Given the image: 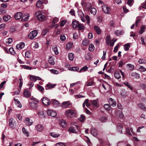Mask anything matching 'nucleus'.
<instances>
[{"mask_svg": "<svg viewBox=\"0 0 146 146\" xmlns=\"http://www.w3.org/2000/svg\"><path fill=\"white\" fill-rule=\"evenodd\" d=\"M107 119V118L106 117H100L99 119L100 121L102 122H106Z\"/></svg>", "mask_w": 146, "mask_h": 146, "instance_id": "obj_36", "label": "nucleus"}, {"mask_svg": "<svg viewBox=\"0 0 146 146\" xmlns=\"http://www.w3.org/2000/svg\"><path fill=\"white\" fill-rule=\"evenodd\" d=\"M59 21L58 19L56 17H54L53 18V20L52 21V23H53L52 27L54 26V25L56 23Z\"/></svg>", "mask_w": 146, "mask_h": 146, "instance_id": "obj_39", "label": "nucleus"}, {"mask_svg": "<svg viewBox=\"0 0 146 146\" xmlns=\"http://www.w3.org/2000/svg\"><path fill=\"white\" fill-rule=\"evenodd\" d=\"M36 129L38 131H41L43 129V127L41 125H38L36 127Z\"/></svg>", "mask_w": 146, "mask_h": 146, "instance_id": "obj_27", "label": "nucleus"}, {"mask_svg": "<svg viewBox=\"0 0 146 146\" xmlns=\"http://www.w3.org/2000/svg\"><path fill=\"white\" fill-rule=\"evenodd\" d=\"M66 38L65 35H62L60 36V40L62 41L65 40Z\"/></svg>", "mask_w": 146, "mask_h": 146, "instance_id": "obj_62", "label": "nucleus"}, {"mask_svg": "<svg viewBox=\"0 0 146 146\" xmlns=\"http://www.w3.org/2000/svg\"><path fill=\"white\" fill-rule=\"evenodd\" d=\"M30 17V15L28 13H25L22 17L21 20L23 21H28L29 17Z\"/></svg>", "mask_w": 146, "mask_h": 146, "instance_id": "obj_11", "label": "nucleus"}, {"mask_svg": "<svg viewBox=\"0 0 146 146\" xmlns=\"http://www.w3.org/2000/svg\"><path fill=\"white\" fill-rule=\"evenodd\" d=\"M23 95L26 97H29L30 96V94L27 89H25Z\"/></svg>", "mask_w": 146, "mask_h": 146, "instance_id": "obj_25", "label": "nucleus"}, {"mask_svg": "<svg viewBox=\"0 0 146 146\" xmlns=\"http://www.w3.org/2000/svg\"><path fill=\"white\" fill-rule=\"evenodd\" d=\"M52 51L54 52V54L56 55H57L59 52L58 50L57 47L56 45L53 46L52 47Z\"/></svg>", "mask_w": 146, "mask_h": 146, "instance_id": "obj_20", "label": "nucleus"}, {"mask_svg": "<svg viewBox=\"0 0 146 146\" xmlns=\"http://www.w3.org/2000/svg\"><path fill=\"white\" fill-rule=\"evenodd\" d=\"M79 68L78 67H73L72 68H70V70L71 71H78L79 70Z\"/></svg>", "mask_w": 146, "mask_h": 146, "instance_id": "obj_54", "label": "nucleus"}, {"mask_svg": "<svg viewBox=\"0 0 146 146\" xmlns=\"http://www.w3.org/2000/svg\"><path fill=\"white\" fill-rule=\"evenodd\" d=\"M56 146H66V145L63 143H57Z\"/></svg>", "mask_w": 146, "mask_h": 146, "instance_id": "obj_64", "label": "nucleus"}, {"mask_svg": "<svg viewBox=\"0 0 146 146\" xmlns=\"http://www.w3.org/2000/svg\"><path fill=\"white\" fill-rule=\"evenodd\" d=\"M48 31L49 30L48 29H44L42 33V35L43 36L45 35L48 32Z\"/></svg>", "mask_w": 146, "mask_h": 146, "instance_id": "obj_49", "label": "nucleus"}, {"mask_svg": "<svg viewBox=\"0 0 146 146\" xmlns=\"http://www.w3.org/2000/svg\"><path fill=\"white\" fill-rule=\"evenodd\" d=\"M91 102L92 103L93 106L94 107H98V102L97 100H91Z\"/></svg>", "mask_w": 146, "mask_h": 146, "instance_id": "obj_32", "label": "nucleus"}, {"mask_svg": "<svg viewBox=\"0 0 146 146\" xmlns=\"http://www.w3.org/2000/svg\"><path fill=\"white\" fill-rule=\"evenodd\" d=\"M130 47V45L128 44H126L124 45V49L125 50L127 51L128 50Z\"/></svg>", "mask_w": 146, "mask_h": 146, "instance_id": "obj_56", "label": "nucleus"}, {"mask_svg": "<svg viewBox=\"0 0 146 146\" xmlns=\"http://www.w3.org/2000/svg\"><path fill=\"white\" fill-rule=\"evenodd\" d=\"M47 113L48 114L52 117H55L57 115L56 113L54 111L49 109L47 110Z\"/></svg>", "mask_w": 146, "mask_h": 146, "instance_id": "obj_6", "label": "nucleus"}, {"mask_svg": "<svg viewBox=\"0 0 146 146\" xmlns=\"http://www.w3.org/2000/svg\"><path fill=\"white\" fill-rule=\"evenodd\" d=\"M23 14L21 12H19L16 13L14 15V17L17 20L19 19L22 16Z\"/></svg>", "mask_w": 146, "mask_h": 146, "instance_id": "obj_10", "label": "nucleus"}, {"mask_svg": "<svg viewBox=\"0 0 146 146\" xmlns=\"http://www.w3.org/2000/svg\"><path fill=\"white\" fill-rule=\"evenodd\" d=\"M131 75L133 76H134L137 78H139V76L138 74H137L136 72H132L131 74Z\"/></svg>", "mask_w": 146, "mask_h": 146, "instance_id": "obj_44", "label": "nucleus"}, {"mask_svg": "<svg viewBox=\"0 0 146 146\" xmlns=\"http://www.w3.org/2000/svg\"><path fill=\"white\" fill-rule=\"evenodd\" d=\"M138 62L140 64H146V60L144 59L141 58L139 60Z\"/></svg>", "mask_w": 146, "mask_h": 146, "instance_id": "obj_46", "label": "nucleus"}, {"mask_svg": "<svg viewBox=\"0 0 146 146\" xmlns=\"http://www.w3.org/2000/svg\"><path fill=\"white\" fill-rule=\"evenodd\" d=\"M76 112L74 109H69L66 110L65 114L68 118H71L76 115Z\"/></svg>", "mask_w": 146, "mask_h": 146, "instance_id": "obj_2", "label": "nucleus"}, {"mask_svg": "<svg viewBox=\"0 0 146 146\" xmlns=\"http://www.w3.org/2000/svg\"><path fill=\"white\" fill-rule=\"evenodd\" d=\"M30 55L31 53L29 52L28 51L26 52L25 55V57L27 58H29L30 57Z\"/></svg>", "mask_w": 146, "mask_h": 146, "instance_id": "obj_55", "label": "nucleus"}, {"mask_svg": "<svg viewBox=\"0 0 146 146\" xmlns=\"http://www.w3.org/2000/svg\"><path fill=\"white\" fill-rule=\"evenodd\" d=\"M22 131L24 134L27 137H28L29 135V133L27 131V130L25 129V127H23L22 129Z\"/></svg>", "mask_w": 146, "mask_h": 146, "instance_id": "obj_31", "label": "nucleus"}, {"mask_svg": "<svg viewBox=\"0 0 146 146\" xmlns=\"http://www.w3.org/2000/svg\"><path fill=\"white\" fill-rule=\"evenodd\" d=\"M78 16L80 18L82 21L84 22L86 21L85 20L84 18V15L82 11H78Z\"/></svg>", "mask_w": 146, "mask_h": 146, "instance_id": "obj_9", "label": "nucleus"}, {"mask_svg": "<svg viewBox=\"0 0 146 146\" xmlns=\"http://www.w3.org/2000/svg\"><path fill=\"white\" fill-rule=\"evenodd\" d=\"M72 43L71 42H69L67 44L66 48L67 50H68L72 47Z\"/></svg>", "mask_w": 146, "mask_h": 146, "instance_id": "obj_38", "label": "nucleus"}, {"mask_svg": "<svg viewBox=\"0 0 146 146\" xmlns=\"http://www.w3.org/2000/svg\"><path fill=\"white\" fill-rule=\"evenodd\" d=\"M127 92L125 90H122L121 92V95L124 97L127 96Z\"/></svg>", "mask_w": 146, "mask_h": 146, "instance_id": "obj_48", "label": "nucleus"}, {"mask_svg": "<svg viewBox=\"0 0 146 146\" xmlns=\"http://www.w3.org/2000/svg\"><path fill=\"white\" fill-rule=\"evenodd\" d=\"M60 124L63 127H64L66 126L67 124L65 121L63 120L61 121Z\"/></svg>", "mask_w": 146, "mask_h": 146, "instance_id": "obj_50", "label": "nucleus"}, {"mask_svg": "<svg viewBox=\"0 0 146 146\" xmlns=\"http://www.w3.org/2000/svg\"><path fill=\"white\" fill-rule=\"evenodd\" d=\"M145 28V26L144 25L141 26L140 30L139 31V34H142L144 32Z\"/></svg>", "mask_w": 146, "mask_h": 146, "instance_id": "obj_42", "label": "nucleus"}, {"mask_svg": "<svg viewBox=\"0 0 146 146\" xmlns=\"http://www.w3.org/2000/svg\"><path fill=\"white\" fill-rule=\"evenodd\" d=\"M52 103L54 106L55 107H57L60 105V103L59 102L55 100L53 101Z\"/></svg>", "mask_w": 146, "mask_h": 146, "instance_id": "obj_22", "label": "nucleus"}, {"mask_svg": "<svg viewBox=\"0 0 146 146\" xmlns=\"http://www.w3.org/2000/svg\"><path fill=\"white\" fill-rule=\"evenodd\" d=\"M114 75L115 78L117 79H119L121 78L120 74L118 71H116L115 72Z\"/></svg>", "mask_w": 146, "mask_h": 146, "instance_id": "obj_29", "label": "nucleus"}, {"mask_svg": "<svg viewBox=\"0 0 146 146\" xmlns=\"http://www.w3.org/2000/svg\"><path fill=\"white\" fill-rule=\"evenodd\" d=\"M89 43V40L86 39H85L83 41L82 44L84 46H86L88 45Z\"/></svg>", "mask_w": 146, "mask_h": 146, "instance_id": "obj_33", "label": "nucleus"}, {"mask_svg": "<svg viewBox=\"0 0 146 146\" xmlns=\"http://www.w3.org/2000/svg\"><path fill=\"white\" fill-rule=\"evenodd\" d=\"M37 86L38 90L41 92H42L44 90V88L42 86L38 84Z\"/></svg>", "mask_w": 146, "mask_h": 146, "instance_id": "obj_58", "label": "nucleus"}, {"mask_svg": "<svg viewBox=\"0 0 146 146\" xmlns=\"http://www.w3.org/2000/svg\"><path fill=\"white\" fill-rule=\"evenodd\" d=\"M14 119L13 118H10L9 120V125L10 127L12 128H14L15 126V122L14 121Z\"/></svg>", "mask_w": 146, "mask_h": 146, "instance_id": "obj_14", "label": "nucleus"}, {"mask_svg": "<svg viewBox=\"0 0 146 146\" xmlns=\"http://www.w3.org/2000/svg\"><path fill=\"white\" fill-rule=\"evenodd\" d=\"M91 7V4L90 3H87L85 5V7L87 9H89Z\"/></svg>", "mask_w": 146, "mask_h": 146, "instance_id": "obj_61", "label": "nucleus"}, {"mask_svg": "<svg viewBox=\"0 0 146 146\" xmlns=\"http://www.w3.org/2000/svg\"><path fill=\"white\" fill-rule=\"evenodd\" d=\"M49 63L51 65H53L54 64V61L52 57H50L49 58Z\"/></svg>", "mask_w": 146, "mask_h": 146, "instance_id": "obj_37", "label": "nucleus"}, {"mask_svg": "<svg viewBox=\"0 0 146 146\" xmlns=\"http://www.w3.org/2000/svg\"><path fill=\"white\" fill-rule=\"evenodd\" d=\"M33 122L32 120H30L29 118H27L25 119V123L27 125L30 126L31 125Z\"/></svg>", "mask_w": 146, "mask_h": 146, "instance_id": "obj_16", "label": "nucleus"}, {"mask_svg": "<svg viewBox=\"0 0 146 146\" xmlns=\"http://www.w3.org/2000/svg\"><path fill=\"white\" fill-rule=\"evenodd\" d=\"M133 0H128L127 1L128 5L130 6H131L133 3Z\"/></svg>", "mask_w": 146, "mask_h": 146, "instance_id": "obj_63", "label": "nucleus"}, {"mask_svg": "<svg viewBox=\"0 0 146 146\" xmlns=\"http://www.w3.org/2000/svg\"><path fill=\"white\" fill-rule=\"evenodd\" d=\"M94 29L98 35H100L101 33V31L99 27L95 25L94 27Z\"/></svg>", "mask_w": 146, "mask_h": 146, "instance_id": "obj_19", "label": "nucleus"}, {"mask_svg": "<svg viewBox=\"0 0 146 146\" xmlns=\"http://www.w3.org/2000/svg\"><path fill=\"white\" fill-rule=\"evenodd\" d=\"M11 18V16L8 15H5L3 17V20L6 22L9 20Z\"/></svg>", "mask_w": 146, "mask_h": 146, "instance_id": "obj_26", "label": "nucleus"}, {"mask_svg": "<svg viewBox=\"0 0 146 146\" xmlns=\"http://www.w3.org/2000/svg\"><path fill=\"white\" fill-rule=\"evenodd\" d=\"M77 28H78L79 30H82L84 29V26L82 24L79 23V24H78V27Z\"/></svg>", "mask_w": 146, "mask_h": 146, "instance_id": "obj_45", "label": "nucleus"}, {"mask_svg": "<svg viewBox=\"0 0 146 146\" xmlns=\"http://www.w3.org/2000/svg\"><path fill=\"white\" fill-rule=\"evenodd\" d=\"M14 100L15 102V103L17 105L18 107L20 108H21L22 107V105L18 100L15 98L14 99Z\"/></svg>", "mask_w": 146, "mask_h": 146, "instance_id": "obj_21", "label": "nucleus"}, {"mask_svg": "<svg viewBox=\"0 0 146 146\" xmlns=\"http://www.w3.org/2000/svg\"><path fill=\"white\" fill-rule=\"evenodd\" d=\"M56 86L55 84H52L50 83H48L46 86V90L48 88H54Z\"/></svg>", "mask_w": 146, "mask_h": 146, "instance_id": "obj_23", "label": "nucleus"}, {"mask_svg": "<svg viewBox=\"0 0 146 146\" xmlns=\"http://www.w3.org/2000/svg\"><path fill=\"white\" fill-rule=\"evenodd\" d=\"M79 23L76 21H74L72 22V26L73 28H76L78 27Z\"/></svg>", "mask_w": 146, "mask_h": 146, "instance_id": "obj_24", "label": "nucleus"}, {"mask_svg": "<svg viewBox=\"0 0 146 146\" xmlns=\"http://www.w3.org/2000/svg\"><path fill=\"white\" fill-rule=\"evenodd\" d=\"M71 105L70 103L67 101H65L63 102L61 104V106L62 108H68V107Z\"/></svg>", "mask_w": 146, "mask_h": 146, "instance_id": "obj_13", "label": "nucleus"}, {"mask_svg": "<svg viewBox=\"0 0 146 146\" xmlns=\"http://www.w3.org/2000/svg\"><path fill=\"white\" fill-rule=\"evenodd\" d=\"M50 135L52 137H57L59 136V134H56L54 132H51L50 133Z\"/></svg>", "mask_w": 146, "mask_h": 146, "instance_id": "obj_52", "label": "nucleus"}, {"mask_svg": "<svg viewBox=\"0 0 146 146\" xmlns=\"http://www.w3.org/2000/svg\"><path fill=\"white\" fill-rule=\"evenodd\" d=\"M88 68L87 66H85L83 67L80 70L79 72H81L82 71H86L88 69Z\"/></svg>", "mask_w": 146, "mask_h": 146, "instance_id": "obj_53", "label": "nucleus"}, {"mask_svg": "<svg viewBox=\"0 0 146 146\" xmlns=\"http://www.w3.org/2000/svg\"><path fill=\"white\" fill-rule=\"evenodd\" d=\"M102 9L103 11L105 13L109 14L110 11V9L107 5H104L102 6Z\"/></svg>", "mask_w": 146, "mask_h": 146, "instance_id": "obj_7", "label": "nucleus"}, {"mask_svg": "<svg viewBox=\"0 0 146 146\" xmlns=\"http://www.w3.org/2000/svg\"><path fill=\"white\" fill-rule=\"evenodd\" d=\"M124 84L125 86H127L130 90H133V88L129 84V83L127 82H124Z\"/></svg>", "mask_w": 146, "mask_h": 146, "instance_id": "obj_51", "label": "nucleus"}, {"mask_svg": "<svg viewBox=\"0 0 146 146\" xmlns=\"http://www.w3.org/2000/svg\"><path fill=\"white\" fill-rule=\"evenodd\" d=\"M85 119V116L83 115H81L79 118V120L82 122H84Z\"/></svg>", "mask_w": 146, "mask_h": 146, "instance_id": "obj_57", "label": "nucleus"}, {"mask_svg": "<svg viewBox=\"0 0 146 146\" xmlns=\"http://www.w3.org/2000/svg\"><path fill=\"white\" fill-rule=\"evenodd\" d=\"M138 107L141 109H145L144 105L142 103H139L138 105Z\"/></svg>", "mask_w": 146, "mask_h": 146, "instance_id": "obj_47", "label": "nucleus"}, {"mask_svg": "<svg viewBox=\"0 0 146 146\" xmlns=\"http://www.w3.org/2000/svg\"><path fill=\"white\" fill-rule=\"evenodd\" d=\"M25 43L23 42H21L18 44L16 46L17 48L20 50L23 48L25 46Z\"/></svg>", "mask_w": 146, "mask_h": 146, "instance_id": "obj_15", "label": "nucleus"}, {"mask_svg": "<svg viewBox=\"0 0 146 146\" xmlns=\"http://www.w3.org/2000/svg\"><path fill=\"white\" fill-rule=\"evenodd\" d=\"M37 19L41 21H44L47 19V17L42 15L40 11L36 12L35 13Z\"/></svg>", "mask_w": 146, "mask_h": 146, "instance_id": "obj_3", "label": "nucleus"}, {"mask_svg": "<svg viewBox=\"0 0 146 146\" xmlns=\"http://www.w3.org/2000/svg\"><path fill=\"white\" fill-rule=\"evenodd\" d=\"M117 129L119 132L121 133H122V130L123 128V126L120 123H118L117 125Z\"/></svg>", "mask_w": 146, "mask_h": 146, "instance_id": "obj_18", "label": "nucleus"}, {"mask_svg": "<svg viewBox=\"0 0 146 146\" xmlns=\"http://www.w3.org/2000/svg\"><path fill=\"white\" fill-rule=\"evenodd\" d=\"M43 3L46 4L47 2H43L40 0L38 1L36 3V5L38 8H42L43 7Z\"/></svg>", "mask_w": 146, "mask_h": 146, "instance_id": "obj_12", "label": "nucleus"}, {"mask_svg": "<svg viewBox=\"0 0 146 146\" xmlns=\"http://www.w3.org/2000/svg\"><path fill=\"white\" fill-rule=\"evenodd\" d=\"M37 33L38 32L36 30H34L29 33L28 37L30 39H33L36 36Z\"/></svg>", "mask_w": 146, "mask_h": 146, "instance_id": "obj_4", "label": "nucleus"}, {"mask_svg": "<svg viewBox=\"0 0 146 146\" xmlns=\"http://www.w3.org/2000/svg\"><path fill=\"white\" fill-rule=\"evenodd\" d=\"M90 12L91 14L95 15L96 13V9L94 7L92 8L90 10Z\"/></svg>", "mask_w": 146, "mask_h": 146, "instance_id": "obj_35", "label": "nucleus"}, {"mask_svg": "<svg viewBox=\"0 0 146 146\" xmlns=\"http://www.w3.org/2000/svg\"><path fill=\"white\" fill-rule=\"evenodd\" d=\"M9 51L10 53L12 54H15V52L13 48L12 47H11L9 49Z\"/></svg>", "mask_w": 146, "mask_h": 146, "instance_id": "obj_59", "label": "nucleus"}, {"mask_svg": "<svg viewBox=\"0 0 146 146\" xmlns=\"http://www.w3.org/2000/svg\"><path fill=\"white\" fill-rule=\"evenodd\" d=\"M127 65L128 67H129L130 70H133L134 68V66L131 64H127Z\"/></svg>", "mask_w": 146, "mask_h": 146, "instance_id": "obj_43", "label": "nucleus"}, {"mask_svg": "<svg viewBox=\"0 0 146 146\" xmlns=\"http://www.w3.org/2000/svg\"><path fill=\"white\" fill-rule=\"evenodd\" d=\"M7 11L6 9L0 7V15L4 14L6 13Z\"/></svg>", "mask_w": 146, "mask_h": 146, "instance_id": "obj_40", "label": "nucleus"}, {"mask_svg": "<svg viewBox=\"0 0 146 146\" xmlns=\"http://www.w3.org/2000/svg\"><path fill=\"white\" fill-rule=\"evenodd\" d=\"M42 102L43 104L46 106H48L50 103V100L46 97H44L43 98Z\"/></svg>", "mask_w": 146, "mask_h": 146, "instance_id": "obj_5", "label": "nucleus"}, {"mask_svg": "<svg viewBox=\"0 0 146 146\" xmlns=\"http://www.w3.org/2000/svg\"><path fill=\"white\" fill-rule=\"evenodd\" d=\"M68 58L71 61H72L74 58V56L73 53H69L68 55Z\"/></svg>", "mask_w": 146, "mask_h": 146, "instance_id": "obj_34", "label": "nucleus"}, {"mask_svg": "<svg viewBox=\"0 0 146 146\" xmlns=\"http://www.w3.org/2000/svg\"><path fill=\"white\" fill-rule=\"evenodd\" d=\"M116 114L119 116V117H122L123 115L122 114L121 112V110H119L117 111V112L116 113Z\"/></svg>", "mask_w": 146, "mask_h": 146, "instance_id": "obj_60", "label": "nucleus"}, {"mask_svg": "<svg viewBox=\"0 0 146 146\" xmlns=\"http://www.w3.org/2000/svg\"><path fill=\"white\" fill-rule=\"evenodd\" d=\"M108 102L110 106L114 107L116 105V101L111 98H110L108 100Z\"/></svg>", "mask_w": 146, "mask_h": 146, "instance_id": "obj_8", "label": "nucleus"}, {"mask_svg": "<svg viewBox=\"0 0 146 146\" xmlns=\"http://www.w3.org/2000/svg\"><path fill=\"white\" fill-rule=\"evenodd\" d=\"M104 108L106 110L108 111L110 110L111 108L110 106L108 104H104Z\"/></svg>", "mask_w": 146, "mask_h": 146, "instance_id": "obj_41", "label": "nucleus"}, {"mask_svg": "<svg viewBox=\"0 0 146 146\" xmlns=\"http://www.w3.org/2000/svg\"><path fill=\"white\" fill-rule=\"evenodd\" d=\"M29 105L33 110H36L38 107V100L36 98L32 97L30 98Z\"/></svg>", "mask_w": 146, "mask_h": 146, "instance_id": "obj_1", "label": "nucleus"}, {"mask_svg": "<svg viewBox=\"0 0 146 146\" xmlns=\"http://www.w3.org/2000/svg\"><path fill=\"white\" fill-rule=\"evenodd\" d=\"M91 133L93 136H96L97 135L98 132L95 128L92 127L91 129Z\"/></svg>", "mask_w": 146, "mask_h": 146, "instance_id": "obj_17", "label": "nucleus"}, {"mask_svg": "<svg viewBox=\"0 0 146 146\" xmlns=\"http://www.w3.org/2000/svg\"><path fill=\"white\" fill-rule=\"evenodd\" d=\"M94 49L95 47L93 44H91L89 45L88 49L90 51L92 52L94 50Z\"/></svg>", "mask_w": 146, "mask_h": 146, "instance_id": "obj_30", "label": "nucleus"}, {"mask_svg": "<svg viewBox=\"0 0 146 146\" xmlns=\"http://www.w3.org/2000/svg\"><path fill=\"white\" fill-rule=\"evenodd\" d=\"M69 131L71 133H76L77 131L76 130L75 128L74 127H70L69 129Z\"/></svg>", "mask_w": 146, "mask_h": 146, "instance_id": "obj_28", "label": "nucleus"}]
</instances>
